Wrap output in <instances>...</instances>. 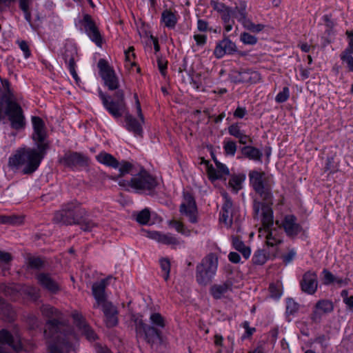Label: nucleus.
<instances>
[{"mask_svg":"<svg viewBox=\"0 0 353 353\" xmlns=\"http://www.w3.org/2000/svg\"><path fill=\"white\" fill-rule=\"evenodd\" d=\"M37 148H23L17 150L8 160L11 168H23L24 174H30L39 168L50 148L49 143H35Z\"/></svg>","mask_w":353,"mask_h":353,"instance_id":"f257e3e1","label":"nucleus"},{"mask_svg":"<svg viewBox=\"0 0 353 353\" xmlns=\"http://www.w3.org/2000/svg\"><path fill=\"white\" fill-rule=\"evenodd\" d=\"M2 89L0 90V120L3 113L8 116L12 128L19 130L25 126V117L20 105L10 89V82L1 79Z\"/></svg>","mask_w":353,"mask_h":353,"instance_id":"f03ea898","label":"nucleus"},{"mask_svg":"<svg viewBox=\"0 0 353 353\" xmlns=\"http://www.w3.org/2000/svg\"><path fill=\"white\" fill-rule=\"evenodd\" d=\"M41 311L43 315L50 319L47 328L44 331L46 337L51 339L57 335L62 336L64 334L73 332L70 326L63 323L62 314L57 309L50 305H43L41 307Z\"/></svg>","mask_w":353,"mask_h":353,"instance_id":"7ed1b4c3","label":"nucleus"},{"mask_svg":"<svg viewBox=\"0 0 353 353\" xmlns=\"http://www.w3.org/2000/svg\"><path fill=\"white\" fill-rule=\"evenodd\" d=\"M119 185L129 190V188L133 189L137 193H148L151 194L158 182L155 177L152 176L145 170L141 169L137 174H133L130 180H121Z\"/></svg>","mask_w":353,"mask_h":353,"instance_id":"20e7f679","label":"nucleus"},{"mask_svg":"<svg viewBox=\"0 0 353 353\" xmlns=\"http://www.w3.org/2000/svg\"><path fill=\"white\" fill-rule=\"evenodd\" d=\"M87 213L80 202L73 200L64 204L60 210L54 213L53 221L56 223L66 225L79 224L80 219L87 215Z\"/></svg>","mask_w":353,"mask_h":353,"instance_id":"39448f33","label":"nucleus"},{"mask_svg":"<svg viewBox=\"0 0 353 353\" xmlns=\"http://www.w3.org/2000/svg\"><path fill=\"white\" fill-rule=\"evenodd\" d=\"M250 184L259 197L264 201L271 203L272 201V180L264 172L252 170L248 174Z\"/></svg>","mask_w":353,"mask_h":353,"instance_id":"423d86ee","label":"nucleus"},{"mask_svg":"<svg viewBox=\"0 0 353 353\" xmlns=\"http://www.w3.org/2000/svg\"><path fill=\"white\" fill-rule=\"evenodd\" d=\"M218 266V257L214 253L205 256L196 266V279L199 284L206 285L215 274Z\"/></svg>","mask_w":353,"mask_h":353,"instance_id":"0eeeda50","label":"nucleus"},{"mask_svg":"<svg viewBox=\"0 0 353 353\" xmlns=\"http://www.w3.org/2000/svg\"><path fill=\"white\" fill-rule=\"evenodd\" d=\"M131 320L134 323L137 336H143L145 341L152 347L157 341L162 342L161 332L157 327L147 325L142 316L132 314Z\"/></svg>","mask_w":353,"mask_h":353,"instance_id":"6e6552de","label":"nucleus"},{"mask_svg":"<svg viewBox=\"0 0 353 353\" xmlns=\"http://www.w3.org/2000/svg\"><path fill=\"white\" fill-rule=\"evenodd\" d=\"M99 94L105 109L114 118H119L125 113L126 105L124 101V93L123 90H118L115 92V101H109L107 96L101 90H99Z\"/></svg>","mask_w":353,"mask_h":353,"instance_id":"1a4fd4ad","label":"nucleus"},{"mask_svg":"<svg viewBox=\"0 0 353 353\" xmlns=\"http://www.w3.org/2000/svg\"><path fill=\"white\" fill-rule=\"evenodd\" d=\"M76 340V336L73 332L64 334L62 336L57 335L54 338L49 339L50 352V353H68L73 349V345Z\"/></svg>","mask_w":353,"mask_h":353,"instance_id":"9d476101","label":"nucleus"},{"mask_svg":"<svg viewBox=\"0 0 353 353\" xmlns=\"http://www.w3.org/2000/svg\"><path fill=\"white\" fill-rule=\"evenodd\" d=\"M97 66L99 69V75L103 80L104 84L110 90H117L119 87V79L108 62L103 59H101L99 60Z\"/></svg>","mask_w":353,"mask_h":353,"instance_id":"9b49d317","label":"nucleus"},{"mask_svg":"<svg viewBox=\"0 0 353 353\" xmlns=\"http://www.w3.org/2000/svg\"><path fill=\"white\" fill-rule=\"evenodd\" d=\"M271 203L261 202L257 199H254L253 202V210L254 219L261 216L263 225L269 229L273 225V211L271 208Z\"/></svg>","mask_w":353,"mask_h":353,"instance_id":"f8f14e48","label":"nucleus"},{"mask_svg":"<svg viewBox=\"0 0 353 353\" xmlns=\"http://www.w3.org/2000/svg\"><path fill=\"white\" fill-rule=\"evenodd\" d=\"M59 163L71 169L83 168L88 165L89 158L83 153L68 150L59 159Z\"/></svg>","mask_w":353,"mask_h":353,"instance_id":"ddd939ff","label":"nucleus"},{"mask_svg":"<svg viewBox=\"0 0 353 353\" xmlns=\"http://www.w3.org/2000/svg\"><path fill=\"white\" fill-rule=\"evenodd\" d=\"M181 214L185 215L192 223L197 222V208L194 196L189 192H183V199L179 206Z\"/></svg>","mask_w":353,"mask_h":353,"instance_id":"4468645a","label":"nucleus"},{"mask_svg":"<svg viewBox=\"0 0 353 353\" xmlns=\"http://www.w3.org/2000/svg\"><path fill=\"white\" fill-rule=\"evenodd\" d=\"M224 202L223 203L219 218L220 222L224 223L227 227H230L236 214L233 203L228 194L225 192L221 193Z\"/></svg>","mask_w":353,"mask_h":353,"instance_id":"2eb2a0df","label":"nucleus"},{"mask_svg":"<svg viewBox=\"0 0 353 353\" xmlns=\"http://www.w3.org/2000/svg\"><path fill=\"white\" fill-rule=\"evenodd\" d=\"M231 79L235 83H256L261 79L260 74L254 70L249 69H241L234 70L231 74Z\"/></svg>","mask_w":353,"mask_h":353,"instance_id":"dca6fc26","label":"nucleus"},{"mask_svg":"<svg viewBox=\"0 0 353 353\" xmlns=\"http://www.w3.org/2000/svg\"><path fill=\"white\" fill-rule=\"evenodd\" d=\"M83 21L85 31L88 37L98 46L101 47L102 44V37L91 16L88 14H84Z\"/></svg>","mask_w":353,"mask_h":353,"instance_id":"f3484780","label":"nucleus"},{"mask_svg":"<svg viewBox=\"0 0 353 353\" xmlns=\"http://www.w3.org/2000/svg\"><path fill=\"white\" fill-rule=\"evenodd\" d=\"M318 277L316 272L307 271L303 275L300 285L303 292L308 294H314L318 288Z\"/></svg>","mask_w":353,"mask_h":353,"instance_id":"a211bd4d","label":"nucleus"},{"mask_svg":"<svg viewBox=\"0 0 353 353\" xmlns=\"http://www.w3.org/2000/svg\"><path fill=\"white\" fill-rule=\"evenodd\" d=\"M334 310L333 303L327 299H321L316 302L311 314V319L315 323L320 322L323 315L330 313Z\"/></svg>","mask_w":353,"mask_h":353,"instance_id":"6ab92c4d","label":"nucleus"},{"mask_svg":"<svg viewBox=\"0 0 353 353\" xmlns=\"http://www.w3.org/2000/svg\"><path fill=\"white\" fill-rule=\"evenodd\" d=\"M32 121L34 128L32 139L35 143H49L43 120L39 117H32Z\"/></svg>","mask_w":353,"mask_h":353,"instance_id":"aec40b11","label":"nucleus"},{"mask_svg":"<svg viewBox=\"0 0 353 353\" xmlns=\"http://www.w3.org/2000/svg\"><path fill=\"white\" fill-rule=\"evenodd\" d=\"M72 317L75 325L81 331L82 334L85 335L87 339L90 341L96 339V334L90 325H88L81 314L75 311L72 313Z\"/></svg>","mask_w":353,"mask_h":353,"instance_id":"412c9836","label":"nucleus"},{"mask_svg":"<svg viewBox=\"0 0 353 353\" xmlns=\"http://www.w3.org/2000/svg\"><path fill=\"white\" fill-rule=\"evenodd\" d=\"M236 51V44L225 37L220 41L216 46L214 54L217 59L222 58L225 54H233Z\"/></svg>","mask_w":353,"mask_h":353,"instance_id":"4be33fe9","label":"nucleus"},{"mask_svg":"<svg viewBox=\"0 0 353 353\" xmlns=\"http://www.w3.org/2000/svg\"><path fill=\"white\" fill-rule=\"evenodd\" d=\"M286 234L290 237H294L302 231V227L296 222V218L294 215H286L282 222Z\"/></svg>","mask_w":353,"mask_h":353,"instance_id":"5701e85b","label":"nucleus"},{"mask_svg":"<svg viewBox=\"0 0 353 353\" xmlns=\"http://www.w3.org/2000/svg\"><path fill=\"white\" fill-rule=\"evenodd\" d=\"M106 285L107 280L105 279H102L99 282L94 283L92 285V294L96 300V303L94 305V308H97L105 303L108 302L105 294Z\"/></svg>","mask_w":353,"mask_h":353,"instance_id":"b1692460","label":"nucleus"},{"mask_svg":"<svg viewBox=\"0 0 353 353\" xmlns=\"http://www.w3.org/2000/svg\"><path fill=\"white\" fill-rule=\"evenodd\" d=\"M105 317V324L108 327H112L118 324V311L112 303H105L101 305Z\"/></svg>","mask_w":353,"mask_h":353,"instance_id":"393cba45","label":"nucleus"},{"mask_svg":"<svg viewBox=\"0 0 353 353\" xmlns=\"http://www.w3.org/2000/svg\"><path fill=\"white\" fill-rule=\"evenodd\" d=\"M38 283L46 290L52 293H57L59 291V283L48 273H39L37 275Z\"/></svg>","mask_w":353,"mask_h":353,"instance_id":"a878e982","label":"nucleus"},{"mask_svg":"<svg viewBox=\"0 0 353 353\" xmlns=\"http://www.w3.org/2000/svg\"><path fill=\"white\" fill-rule=\"evenodd\" d=\"M233 283L231 278H228L225 281L214 284L211 286L210 292L215 299H221L225 294L232 290Z\"/></svg>","mask_w":353,"mask_h":353,"instance_id":"bb28decb","label":"nucleus"},{"mask_svg":"<svg viewBox=\"0 0 353 353\" xmlns=\"http://www.w3.org/2000/svg\"><path fill=\"white\" fill-rule=\"evenodd\" d=\"M148 236L157 241L165 245H178L179 241L172 234H163L157 231L148 232Z\"/></svg>","mask_w":353,"mask_h":353,"instance_id":"cd10ccee","label":"nucleus"},{"mask_svg":"<svg viewBox=\"0 0 353 353\" xmlns=\"http://www.w3.org/2000/svg\"><path fill=\"white\" fill-rule=\"evenodd\" d=\"M126 128L128 130L133 132L134 134L141 135L143 130L141 123L130 114H126L125 117Z\"/></svg>","mask_w":353,"mask_h":353,"instance_id":"c85d7f7f","label":"nucleus"},{"mask_svg":"<svg viewBox=\"0 0 353 353\" xmlns=\"http://www.w3.org/2000/svg\"><path fill=\"white\" fill-rule=\"evenodd\" d=\"M247 3L245 1H241L239 6H236L233 10L232 17L236 18L241 23L248 19V12L246 11Z\"/></svg>","mask_w":353,"mask_h":353,"instance_id":"c756f323","label":"nucleus"},{"mask_svg":"<svg viewBox=\"0 0 353 353\" xmlns=\"http://www.w3.org/2000/svg\"><path fill=\"white\" fill-rule=\"evenodd\" d=\"M97 159L99 162L108 166L116 168L119 165V162L112 155L106 152L100 153Z\"/></svg>","mask_w":353,"mask_h":353,"instance_id":"7c9ffc66","label":"nucleus"},{"mask_svg":"<svg viewBox=\"0 0 353 353\" xmlns=\"http://www.w3.org/2000/svg\"><path fill=\"white\" fill-rule=\"evenodd\" d=\"M161 21L166 27L173 28L177 23V17L171 10H165L161 14Z\"/></svg>","mask_w":353,"mask_h":353,"instance_id":"2f4dec72","label":"nucleus"},{"mask_svg":"<svg viewBox=\"0 0 353 353\" xmlns=\"http://www.w3.org/2000/svg\"><path fill=\"white\" fill-rule=\"evenodd\" d=\"M232 245L234 249L241 252L245 259L250 257L251 254L250 248L246 246L238 237L233 238Z\"/></svg>","mask_w":353,"mask_h":353,"instance_id":"473e14b6","label":"nucleus"},{"mask_svg":"<svg viewBox=\"0 0 353 353\" xmlns=\"http://www.w3.org/2000/svg\"><path fill=\"white\" fill-rule=\"evenodd\" d=\"M242 152L250 159L254 161H261L262 152L256 148L252 146H245L242 148Z\"/></svg>","mask_w":353,"mask_h":353,"instance_id":"72a5a7b5","label":"nucleus"},{"mask_svg":"<svg viewBox=\"0 0 353 353\" xmlns=\"http://www.w3.org/2000/svg\"><path fill=\"white\" fill-rule=\"evenodd\" d=\"M20 290V286L16 284L8 285L6 284H0V292H3L6 296H10L12 298H15Z\"/></svg>","mask_w":353,"mask_h":353,"instance_id":"f704fd0d","label":"nucleus"},{"mask_svg":"<svg viewBox=\"0 0 353 353\" xmlns=\"http://www.w3.org/2000/svg\"><path fill=\"white\" fill-rule=\"evenodd\" d=\"M0 314L6 316V319L9 321H13L15 316V313L12 307L5 303L1 298H0Z\"/></svg>","mask_w":353,"mask_h":353,"instance_id":"c9c22d12","label":"nucleus"},{"mask_svg":"<svg viewBox=\"0 0 353 353\" xmlns=\"http://www.w3.org/2000/svg\"><path fill=\"white\" fill-rule=\"evenodd\" d=\"M282 242L281 237L277 235L276 230L268 231L266 235V244L268 246L273 247Z\"/></svg>","mask_w":353,"mask_h":353,"instance_id":"e433bc0d","label":"nucleus"},{"mask_svg":"<svg viewBox=\"0 0 353 353\" xmlns=\"http://www.w3.org/2000/svg\"><path fill=\"white\" fill-rule=\"evenodd\" d=\"M244 176L233 175L229 180V185L231 187L235 192H237L242 188V183L244 181Z\"/></svg>","mask_w":353,"mask_h":353,"instance_id":"4c0bfd02","label":"nucleus"},{"mask_svg":"<svg viewBox=\"0 0 353 353\" xmlns=\"http://www.w3.org/2000/svg\"><path fill=\"white\" fill-rule=\"evenodd\" d=\"M78 225H80L81 229L85 232H90L93 228L98 227L97 223L92 219H83V217L80 219V223Z\"/></svg>","mask_w":353,"mask_h":353,"instance_id":"58836bf2","label":"nucleus"},{"mask_svg":"<svg viewBox=\"0 0 353 353\" xmlns=\"http://www.w3.org/2000/svg\"><path fill=\"white\" fill-rule=\"evenodd\" d=\"M243 26L252 32H259L264 28L262 24H255L250 19H245L242 23Z\"/></svg>","mask_w":353,"mask_h":353,"instance_id":"ea45409f","label":"nucleus"},{"mask_svg":"<svg viewBox=\"0 0 353 353\" xmlns=\"http://www.w3.org/2000/svg\"><path fill=\"white\" fill-rule=\"evenodd\" d=\"M150 322L154 326L163 328L165 326V319L162 315L158 312L152 313L150 317Z\"/></svg>","mask_w":353,"mask_h":353,"instance_id":"a19ab883","label":"nucleus"},{"mask_svg":"<svg viewBox=\"0 0 353 353\" xmlns=\"http://www.w3.org/2000/svg\"><path fill=\"white\" fill-rule=\"evenodd\" d=\"M77 54L76 50L73 48H65L63 54L65 63L69 65L74 64V55Z\"/></svg>","mask_w":353,"mask_h":353,"instance_id":"79ce46f5","label":"nucleus"},{"mask_svg":"<svg viewBox=\"0 0 353 353\" xmlns=\"http://www.w3.org/2000/svg\"><path fill=\"white\" fill-rule=\"evenodd\" d=\"M28 267L32 269H41L44 265V261L40 257L30 256L28 258Z\"/></svg>","mask_w":353,"mask_h":353,"instance_id":"37998d69","label":"nucleus"},{"mask_svg":"<svg viewBox=\"0 0 353 353\" xmlns=\"http://www.w3.org/2000/svg\"><path fill=\"white\" fill-rule=\"evenodd\" d=\"M161 270L164 272L163 278L165 281L169 279L170 272V262L167 258H163L160 260Z\"/></svg>","mask_w":353,"mask_h":353,"instance_id":"c03bdc74","label":"nucleus"},{"mask_svg":"<svg viewBox=\"0 0 353 353\" xmlns=\"http://www.w3.org/2000/svg\"><path fill=\"white\" fill-rule=\"evenodd\" d=\"M267 261V256L263 250H257L254 254L252 257V262L254 265H263Z\"/></svg>","mask_w":353,"mask_h":353,"instance_id":"a18cd8bd","label":"nucleus"},{"mask_svg":"<svg viewBox=\"0 0 353 353\" xmlns=\"http://www.w3.org/2000/svg\"><path fill=\"white\" fill-rule=\"evenodd\" d=\"M119 176H123L126 174L131 173L132 175L133 165L128 161H122L119 163Z\"/></svg>","mask_w":353,"mask_h":353,"instance_id":"49530a36","label":"nucleus"},{"mask_svg":"<svg viewBox=\"0 0 353 353\" xmlns=\"http://www.w3.org/2000/svg\"><path fill=\"white\" fill-rule=\"evenodd\" d=\"M240 40L242 41L244 44L248 45H254L257 42V38L250 33L248 32H243L241 34Z\"/></svg>","mask_w":353,"mask_h":353,"instance_id":"de8ad7c7","label":"nucleus"},{"mask_svg":"<svg viewBox=\"0 0 353 353\" xmlns=\"http://www.w3.org/2000/svg\"><path fill=\"white\" fill-rule=\"evenodd\" d=\"M150 218V213L149 210L144 209L141 210L137 216L136 220L141 224L147 223Z\"/></svg>","mask_w":353,"mask_h":353,"instance_id":"09e8293b","label":"nucleus"},{"mask_svg":"<svg viewBox=\"0 0 353 353\" xmlns=\"http://www.w3.org/2000/svg\"><path fill=\"white\" fill-rule=\"evenodd\" d=\"M221 20L223 23L230 22L232 19L233 10L232 8L228 6L222 12L219 13Z\"/></svg>","mask_w":353,"mask_h":353,"instance_id":"8fccbe9b","label":"nucleus"},{"mask_svg":"<svg viewBox=\"0 0 353 353\" xmlns=\"http://www.w3.org/2000/svg\"><path fill=\"white\" fill-rule=\"evenodd\" d=\"M224 150L226 154L234 156L236 151V144L234 141H228L224 142Z\"/></svg>","mask_w":353,"mask_h":353,"instance_id":"3c124183","label":"nucleus"},{"mask_svg":"<svg viewBox=\"0 0 353 353\" xmlns=\"http://www.w3.org/2000/svg\"><path fill=\"white\" fill-rule=\"evenodd\" d=\"M290 97V91L288 87H284L283 90L280 92L275 98V100L277 103H283L286 101Z\"/></svg>","mask_w":353,"mask_h":353,"instance_id":"603ef678","label":"nucleus"},{"mask_svg":"<svg viewBox=\"0 0 353 353\" xmlns=\"http://www.w3.org/2000/svg\"><path fill=\"white\" fill-rule=\"evenodd\" d=\"M168 225L169 226L174 228L178 232H180L183 234H186L184 225L182 222L173 219L168 222Z\"/></svg>","mask_w":353,"mask_h":353,"instance_id":"864d4df0","label":"nucleus"},{"mask_svg":"<svg viewBox=\"0 0 353 353\" xmlns=\"http://www.w3.org/2000/svg\"><path fill=\"white\" fill-rule=\"evenodd\" d=\"M207 173L208 178L212 181L221 179V175L219 173L217 168L215 169L212 165L208 167Z\"/></svg>","mask_w":353,"mask_h":353,"instance_id":"5fc2aeb1","label":"nucleus"},{"mask_svg":"<svg viewBox=\"0 0 353 353\" xmlns=\"http://www.w3.org/2000/svg\"><path fill=\"white\" fill-rule=\"evenodd\" d=\"M299 310V305L294 300L289 299L287 300L286 312L290 314H294Z\"/></svg>","mask_w":353,"mask_h":353,"instance_id":"6e6d98bb","label":"nucleus"},{"mask_svg":"<svg viewBox=\"0 0 353 353\" xmlns=\"http://www.w3.org/2000/svg\"><path fill=\"white\" fill-rule=\"evenodd\" d=\"M352 54L342 52L340 55L341 59L347 63L348 69L353 71V57Z\"/></svg>","mask_w":353,"mask_h":353,"instance_id":"4d7b16f0","label":"nucleus"},{"mask_svg":"<svg viewBox=\"0 0 353 353\" xmlns=\"http://www.w3.org/2000/svg\"><path fill=\"white\" fill-rule=\"evenodd\" d=\"M269 290L272 297L279 298L281 295V288L279 284L271 283Z\"/></svg>","mask_w":353,"mask_h":353,"instance_id":"13d9d810","label":"nucleus"},{"mask_svg":"<svg viewBox=\"0 0 353 353\" xmlns=\"http://www.w3.org/2000/svg\"><path fill=\"white\" fill-rule=\"evenodd\" d=\"M345 34L347 36L349 39L348 46L343 52H345L347 54H353V31L347 30Z\"/></svg>","mask_w":353,"mask_h":353,"instance_id":"bf43d9fd","label":"nucleus"},{"mask_svg":"<svg viewBox=\"0 0 353 353\" xmlns=\"http://www.w3.org/2000/svg\"><path fill=\"white\" fill-rule=\"evenodd\" d=\"M215 164L219 173L221 175V178L230 174L228 168L224 164L218 162L217 161H215Z\"/></svg>","mask_w":353,"mask_h":353,"instance_id":"052dcab7","label":"nucleus"},{"mask_svg":"<svg viewBox=\"0 0 353 353\" xmlns=\"http://www.w3.org/2000/svg\"><path fill=\"white\" fill-rule=\"evenodd\" d=\"M210 6L219 14L228 7L223 3L219 2L218 1H214V0H212L210 1Z\"/></svg>","mask_w":353,"mask_h":353,"instance_id":"680f3d73","label":"nucleus"},{"mask_svg":"<svg viewBox=\"0 0 353 353\" xmlns=\"http://www.w3.org/2000/svg\"><path fill=\"white\" fill-rule=\"evenodd\" d=\"M323 274L324 275V284L329 285L335 281L336 277L330 271L325 269Z\"/></svg>","mask_w":353,"mask_h":353,"instance_id":"e2e57ef3","label":"nucleus"},{"mask_svg":"<svg viewBox=\"0 0 353 353\" xmlns=\"http://www.w3.org/2000/svg\"><path fill=\"white\" fill-rule=\"evenodd\" d=\"M20 49L23 52L25 58L30 57L31 53L28 43L25 41L18 42Z\"/></svg>","mask_w":353,"mask_h":353,"instance_id":"0e129e2a","label":"nucleus"},{"mask_svg":"<svg viewBox=\"0 0 353 353\" xmlns=\"http://www.w3.org/2000/svg\"><path fill=\"white\" fill-rule=\"evenodd\" d=\"M6 221L4 223H10V224H19L23 222V218L19 217L17 216H6Z\"/></svg>","mask_w":353,"mask_h":353,"instance_id":"69168bd1","label":"nucleus"},{"mask_svg":"<svg viewBox=\"0 0 353 353\" xmlns=\"http://www.w3.org/2000/svg\"><path fill=\"white\" fill-rule=\"evenodd\" d=\"M230 134L238 138L242 134L238 125H232L228 128Z\"/></svg>","mask_w":353,"mask_h":353,"instance_id":"338daca9","label":"nucleus"},{"mask_svg":"<svg viewBox=\"0 0 353 353\" xmlns=\"http://www.w3.org/2000/svg\"><path fill=\"white\" fill-rule=\"evenodd\" d=\"M158 68L163 76H165L166 74L167 69V63L168 62L162 59H158L157 60Z\"/></svg>","mask_w":353,"mask_h":353,"instance_id":"774afa93","label":"nucleus"}]
</instances>
